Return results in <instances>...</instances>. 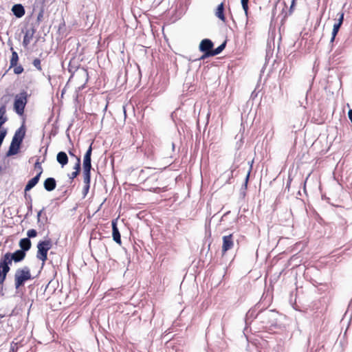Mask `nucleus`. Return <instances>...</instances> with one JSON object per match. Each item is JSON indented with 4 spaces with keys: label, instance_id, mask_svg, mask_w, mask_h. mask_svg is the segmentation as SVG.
Instances as JSON below:
<instances>
[{
    "label": "nucleus",
    "instance_id": "nucleus-17",
    "mask_svg": "<svg viewBox=\"0 0 352 352\" xmlns=\"http://www.w3.org/2000/svg\"><path fill=\"white\" fill-rule=\"evenodd\" d=\"M56 160L63 167L68 163L67 155L64 151H60L56 155Z\"/></svg>",
    "mask_w": 352,
    "mask_h": 352
},
{
    "label": "nucleus",
    "instance_id": "nucleus-35",
    "mask_svg": "<svg viewBox=\"0 0 352 352\" xmlns=\"http://www.w3.org/2000/svg\"><path fill=\"white\" fill-rule=\"evenodd\" d=\"M79 174H78L77 172H75L74 171L73 173H72L70 175H69V179H74V178H76Z\"/></svg>",
    "mask_w": 352,
    "mask_h": 352
},
{
    "label": "nucleus",
    "instance_id": "nucleus-41",
    "mask_svg": "<svg viewBox=\"0 0 352 352\" xmlns=\"http://www.w3.org/2000/svg\"><path fill=\"white\" fill-rule=\"evenodd\" d=\"M296 1V0H292V4H291V6H290V11L292 10V9H293V8H294V6L295 5Z\"/></svg>",
    "mask_w": 352,
    "mask_h": 352
},
{
    "label": "nucleus",
    "instance_id": "nucleus-15",
    "mask_svg": "<svg viewBox=\"0 0 352 352\" xmlns=\"http://www.w3.org/2000/svg\"><path fill=\"white\" fill-rule=\"evenodd\" d=\"M12 12L17 18H21L25 14V8L21 4H15L12 8Z\"/></svg>",
    "mask_w": 352,
    "mask_h": 352
},
{
    "label": "nucleus",
    "instance_id": "nucleus-40",
    "mask_svg": "<svg viewBox=\"0 0 352 352\" xmlns=\"http://www.w3.org/2000/svg\"><path fill=\"white\" fill-rule=\"evenodd\" d=\"M27 204H28V210H29V211H31V210H32V202L28 201Z\"/></svg>",
    "mask_w": 352,
    "mask_h": 352
},
{
    "label": "nucleus",
    "instance_id": "nucleus-20",
    "mask_svg": "<svg viewBox=\"0 0 352 352\" xmlns=\"http://www.w3.org/2000/svg\"><path fill=\"white\" fill-rule=\"evenodd\" d=\"M91 168H85L83 169V182L85 184H90L91 182Z\"/></svg>",
    "mask_w": 352,
    "mask_h": 352
},
{
    "label": "nucleus",
    "instance_id": "nucleus-13",
    "mask_svg": "<svg viewBox=\"0 0 352 352\" xmlns=\"http://www.w3.org/2000/svg\"><path fill=\"white\" fill-rule=\"evenodd\" d=\"M6 111V103L5 102L0 107V129L3 128L2 126L8 120Z\"/></svg>",
    "mask_w": 352,
    "mask_h": 352
},
{
    "label": "nucleus",
    "instance_id": "nucleus-16",
    "mask_svg": "<svg viewBox=\"0 0 352 352\" xmlns=\"http://www.w3.org/2000/svg\"><path fill=\"white\" fill-rule=\"evenodd\" d=\"M20 250L23 251L25 254L31 248L32 243L29 238L21 239L19 241Z\"/></svg>",
    "mask_w": 352,
    "mask_h": 352
},
{
    "label": "nucleus",
    "instance_id": "nucleus-23",
    "mask_svg": "<svg viewBox=\"0 0 352 352\" xmlns=\"http://www.w3.org/2000/svg\"><path fill=\"white\" fill-rule=\"evenodd\" d=\"M248 2L249 0H241V6L245 12L246 17H248Z\"/></svg>",
    "mask_w": 352,
    "mask_h": 352
},
{
    "label": "nucleus",
    "instance_id": "nucleus-9",
    "mask_svg": "<svg viewBox=\"0 0 352 352\" xmlns=\"http://www.w3.org/2000/svg\"><path fill=\"white\" fill-rule=\"evenodd\" d=\"M234 245L232 234H229L223 236V245L222 252L225 253L228 250H230Z\"/></svg>",
    "mask_w": 352,
    "mask_h": 352
},
{
    "label": "nucleus",
    "instance_id": "nucleus-44",
    "mask_svg": "<svg viewBox=\"0 0 352 352\" xmlns=\"http://www.w3.org/2000/svg\"><path fill=\"white\" fill-rule=\"evenodd\" d=\"M172 147H173V149L174 150V148H175V144L174 143H172Z\"/></svg>",
    "mask_w": 352,
    "mask_h": 352
},
{
    "label": "nucleus",
    "instance_id": "nucleus-4",
    "mask_svg": "<svg viewBox=\"0 0 352 352\" xmlns=\"http://www.w3.org/2000/svg\"><path fill=\"white\" fill-rule=\"evenodd\" d=\"M52 247V242L51 239L41 241L37 244L38 251L36 253V258L41 260L43 265L47 260V252Z\"/></svg>",
    "mask_w": 352,
    "mask_h": 352
},
{
    "label": "nucleus",
    "instance_id": "nucleus-34",
    "mask_svg": "<svg viewBox=\"0 0 352 352\" xmlns=\"http://www.w3.org/2000/svg\"><path fill=\"white\" fill-rule=\"evenodd\" d=\"M34 167L35 168H38L39 170V172L38 173H41V175L43 173V168H42V166L40 164V162H38V161L35 163L34 164Z\"/></svg>",
    "mask_w": 352,
    "mask_h": 352
},
{
    "label": "nucleus",
    "instance_id": "nucleus-31",
    "mask_svg": "<svg viewBox=\"0 0 352 352\" xmlns=\"http://www.w3.org/2000/svg\"><path fill=\"white\" fill-rule=\"evenodd\" d=\"M89 188H90V184H85V186L83 187V189H82L83 198H85L87 196L88 192H89Z\"/></svg>",
    "mask_w": 352,
    "mask_h": 352
},
{
    "label": "nucleus",
    "instance_id": "nucleus-5",
    "mask_svg": "<svg viewBox=\"0 0 352 352\" xmlns=\"http://www.w3.org/2000/svg\"><path fill=\"white\" fill-rule=\"evenodd\" d=\"M27 97L28 94L25 91H21L15 96L14 110L19 116L23 115L24 113V109L28 102Z\"/></svg>",
    "mask_w": 352,
    "mask_h": 352
},
{
    "label": "nucleus",
    "instance_id": "nucleus-7",
    "mask_svg": "<svg viewBox=\"0 0 352 352\" xmlns=\"http://www.w3.org/2000/svg\"><path fill=\"white\" fill-rule=\"evenodd\" d=\"M274 313L271 310H266L256 314V318L258 319L265 327L273 324Z\"/></svg>",
    "mask_w": 352,
    "mask_h": 352
},
{
    "label": "nucleus",
    "instance_id": "nucleus-11",
    "mask_svg": "<svg viewBox=\"0 0 352 352\" xmlns=\"http://www.w3.org/2000/svg\"><path fill=\"white\" fill-rule=\"evenodd\" d=\"M112 235L113 239L118 244H121V236L117 227L116 220L112 221Z\"/></svg>",
    "mask_w": 352,
    "mask_h": 352
},
{
    "label": "nucleus",
    "instance_id": "nucleus-33",
    "mask_svg": "<svg viewBox=\"0 0 352 352\" xmlns=\"http://www.w3.org/2000/svg\"><path fill=\"white\" fill-rule=\"evenodd\" d=\"M339 15H340V17L338 19V22L336 23V24H338L340 26H341L343 23V21H344V13L340 12V13H339Z\"/></svg>",
    "mask_w": 352,
    "mask_h": 352
},
{
    "label": "nucleus",
    "instance_id": "nucleus-39",
    "mask_svg": "<svg viewBox=\"0 0 352 352\" xmlns=\"http://www.w3.org/2000/svg\"><path fill=\"white\" fill-rule=\"evenodd\" d=\"M69 155L72 157H75L76 158V156L74 154V149H69L68 151Z\"/></svg>",
    "mask_w": 352,
    "mask_h": 352
},
{
    "label": "nucleus",
    "instance_id": "nucleus-22",
    "mask_svg": "<svg viewBox=\"0 0 352 352\" xmlns=\"http://www.w3.org/2000/svg\"><path fill=\"white\" fill-rule=\"evenodd\" d=\"M226 45V42H223L221 43L219 46H218L217 48L213 49L212 48V56H216L221 53V52L225 49Z\"/></svg>",
    "mask_w": 352,
    "mask_h": 352
},
{
    "label": "nucleus",
    "instance_id": "nucleus-24",
    "mask_svg": "<svg viewBox=\"0 0 352 352\" xmlns=\"http://www.w3.org/2000/svg\"><path fill=\"white\" fill-rule=\"evenodd\" d=\"M256 314H255L254 310H249L248 312L246 314V320H245L246 323H248L250 319H252L254 318H256Z\"/></svg>",
    "mask_w": 352,
    "mask_h": 352
},
{
    "label": "nucleus",
    "instance_id": "nucleus-3",
    "mask_svg": "<svg viewBox=\"0 0 352 352\" xmlns=\"http://www.w3.org/2000/svg\"><path fill=\"white\" fill-rule=\"evenodd\" d=\"M30 269L28 266H24L21 268H18L14 274V287L16 290L24 287L26 281L32 280Z\"/></svg>",
    "mask_w": 352,
    "mask_h": 352
},
{
    "label": "nucleus",
    "instance_id": "nucleus-6",
    "mask_svg": "<svg viewBox=\"0 0 352 352\" xmlns=\"http://www.w3.org/2000/svg\"><path fill=\"white\" fill-rule=\"evenodd\" d=\"M214 44L212 41L209 38L203 39L199 46V50L204 53V54L199 58V60H204L206 58L212 56V48Z\"/></svg>",
    "mask_w": 352,
    "mask_h": 352
},
{
    "label": "nucleus",
    "instance_id": "nucleus-43",
    "mask_svg": "<svg viewBox=\"0 0 352 352\" xmlns=\"http://www.w3.org/2000/svg\"><path fill=\"white\" fill-rule=\"evenodd\" d=\"M290 182H291V180H289V181L287 182V187L289 186Z\"/></svg>",
    "mask_w": 352,
    "mask_h": 352
},
{
    "label": "nucleus",
    "instance_id": "nucleus-25",
    "mask_svg": "<svg viewBox=\"0 0 352 352\" xmlns=\"http://www.w3.org/2000/svg\"><path fill=\"white\" fill-rule=\"evenodd\" d=\"M32 65L34 67H36L38 71L42 70L41 65V60L39 58H35L33 62Z\"/></svg>",
    "mask_w": 352,
    "mask_h": 352
},
{
    "label": "nucleus",
    "instance_id": "nucleus-29",
    "mask_svg": "<svg viewBox=\"0 0 352 352\" xmlns=\"http://www.w3.org/2000/svg\"><path fill=\"white\" fill-rule=\"evenodd\" d=\"M43 15H44V10L43 8H41L38 14L37 19H36L38 23H41L43 21Z\"/></svg>",
    "mask_w": 352,
    "mask_h": 352
},
{
    "label": "nucleus",
    "instance_id": "nucleus-1",
    "mask_svg": "<svg viewBox=\"0 0 352 352\" xmlns=\"http://www.w3.org/2000/svg\"><path fill=\"white\" fill-rule=\"evenodd\" d=\"M26 254L21 250H17L13 253H6L0 260V285H3L8 273L10 270V265L12 261L19 263L22 261Z\"/></svg>",
    "mask_w": 352,
    "mask_h": 352
},
{
    "label": "nucleus",
    "instance_id": "nucleus-26",
    "mask_svg": "<svg viewBox=\"0 0 352 352\" xmlns=\"http://www.w3.org/2000/svg\"><path fill=\"white\" fill-rule=\"evenodd\" d=\"M75 172H77L79 174L80 170V157H76V163L74 166Z\"/></svg>",
    "mask_w": 352,
    "mask_h": 352
},
{
    "label": "nucleus",
    "instance_id": "nucleus-12",
    "mask_svg": "<svg viewBox=\"0 0 352 352\" xmlns=\"http://www.w3.org/2000/svg\"><path fill=\"white\" fill-rule=\"evenodd\" d=\"M41 177V173H38L36 176L28 181L26 186H25L24 191L27 192L33 188L39 182Z\"/></svg>",
    "mask_w": 352,
    "mask_h": 352
},
{
    "label": "nucleus",
    "instance_id": "nucleus-14",
    "mask_svg": "<svg viewBox=\"0 0 352 352\" xmlns=\"http://www.w3.org/2000/svg\"><path fill=\"white\" fill-rule=\"evenodd\" d=\"M44 188L47 191H52L56 188V182L54 177H48L47 178L43 183Z\"/></svg>",
    "mask_w": 352,
    "mask_h": 352
},
{
    "label": "nucleus",
    "instance_id": "nucleus-45",
    "mask_svg": "<svg viewBox=\"0 0 352 352\" xmlns=\"http://www.w3.org/2000/svg\"><path fill=\"white\" fill-rule=\"evenodd\" d=\"M124 115H126V111H125L124 108Z\"/></svg>",
    "mask_w": 352,
    "mask_h": 352
},
{
    "label": "nucleus",
    "instance_id": "nucleus-30",
    "mask_svg": "<svg viewBox=\"0 0 352 352\" xmlns=\"http://www.w3.org/2000/svg\"><path fill=\"white\" fill-rule=\"evenodd\" d=\"M14 67V72L15 74H20L23 72V68L21 65H17L13 67Z\"/></svg>",
    "mask_w": 352,
    "mask_h": 352
},
{
    "label": "nucleus",
    "instance_id": "nucleus-19",
    "mask_svg": "<svg viewBox=\"0 0 352 352\" xmlns=\"http://www.w3.org/2000/svg\"><path fill=\"white\" fill-rule=\"evenodd\" d=\"M12 51V56L10 62V67H13L14 66H16L18 60H19V56L16 52L14 51L13 48L11 47Z\"/></svg>",
    "mask_w": 352,
    "mask_h": 352
},
{
    "label": "nucleus",
    "instance_id": "nucleus-42",
    "mask_svg": "<svg viewBox=\"0 0 352 352\" xmlns=\"http://www.w3.org/2000/svg\"><path fill=\"white\" fill-rule=\"evenodd\" d=\"M336 36H333V34H331V38L330 40V43H332L335 41Z\"/></svg>",
    "mask_w": 352,
    "mask_h": 352
},
{
    "label": "nucleus",
    "instance_id": "nucleus-36",
    "mask_svg": "<svg viewBox=\"0 0 352 352\" xmlns=\"http://www.w3.org/2000/svg\"><path fill=\"white\" fill-rule=\"evenodd\" d=\"M251 167L245 177V186H247V184H248V179H249V177H250V171H251Z\"/></svg>",
    "mask_w": 352,
    "mask_h": 352
},
{
    "label": "nucleus",
    "instance_id": "nucleus-37",
    "mask_svg": "<svg viewBox=\"0 0 352 352\" xmlns=\"http://www.w3.org/2000/svg\"><path fill=\"white\" fill-rule=\"evenodd\" d=\"M25 198L28 201H28L32 202V201L31 195L27 194V192H25Z\"/></svg>",
    "mask_w": 352,
    "mask_h": 352
},
{
    "label": "nucleus",
    "instance_id": "nucleus-27",
    "mask_svg": "<svg viewBox=\"0 0 352 352\" xmlns=\"http://www.w3.org/2000/svg\"><path fill=\"white\" fill-rule=\"evenodd\" d=\"M36 235H37V232L34 229H30L27 232V236H28L27 238H29V239H30V238H34V237L36 236Z\"/></svg>",
    "mask_w": 352,
    "mask_h": 352
},
{
    "label": "nucleus",
    "instance_id": "nucleus-32",
    "mask_svg": "<svg viewBox=\"0 0 352 352\" xmlns=\"http://www.w3.org/2000/svg\"><path fill=\"white\" fill-rule=\"evenodd\" d=\"M341 26H340L338 24H334L332 31V34H333L334 36H336Z\"/></svg>",
    "mask_w": 352,
    "mask_h": 352
},
{
    "label": "nucleus",
    "instance_id": "nucleus-46",
    "mask_svg": "<svg viewBox=\"0 0 352 352\" xmlns=\"http://www.w3.org/2000/svg\"><path fill=\"white\" fill-rule=\"evenodd\" d=\"M1 169H2V168H1V167L0 166V172L1 171Z\"/></svg>",
    "mask_w": 352,
    "mask_h": 352
},
{
    "label": "nucleus",
    "instance_id": "nucleus-8",
    "mask_svg": "<svg viewBox=\"0 0 352 352\" xmlns=\"http://www.w3.org/2000/svg\"><path fill=\"white\" fill-rule=\"evenodd\" d=\"M35 32L36 29L32 25L26 29L23 40V45L24 47H27L30 43Z\"/></svg>",
    "mask_w": 352,
    "mask_h": 352
},
{
    "label": "nucleus",
    "instance_id": "nucleus-38",
    "mask_svg": "<svg viewBox=\"0 0 352 352\" xmlns=\"http://www.w3.org/2000/svg\"><path fill=\"white\" fill-rule=\"evenodd\" d=\"M348 117H349V119L350 120V121L352 123V109H349V111H348Z\"/></svg>",
    "mask_w": 352,
    "mask_h": 352
},
{
    "label": "nucleus",
    "instance_id": "nucleus-2",
    "mask_svg": "<svg viewBox=\"0 0 352 352\" xmlns=\"http://www.w3.org/2000/svg\"><path fill=\"white\" fill-rule=\"evenodd\" d=\"M25 135V126L22 124L14 133L9 149L6 153L7 156H12L18 153Z\"/></svg>",
    "mask_w": 352,
    "mask_h": 352
},
{
    "label": "nucleus",
    "instance_id": "nucleus-21",
    "mask_svg": "<svg viewBox=\"0 0 352 352\" xmlns=\"http://www.w3.org/2000/svg\"><path fill=\"white\" fill-rule=\"evenodd\" d=\"M44 210H45V208H43L37 213V222L40 226L44 225V223H46L47 220V218L45 215V217H43V219H41V215H42V213L43 212Z\"/></svg>",
    "mask_w": 352,
    "mask_h": 352
},
{
    "label": "nucleus",
    "instance_id": "nucleus-28",
    "mask_svg": "<svg viewBox=\"0 0 352 352\" xmlns=\"http://www.w3.org/2000/svg\"><path fill=\"white\" fill-rule=\"evenodd\" d=\"M7 134V130L5 128L0 129V144H2L4 138H6Z\"/></svg>",
    "mask_w": 352,
    "mask_h": 352
},
{
    "label": "nucleus",
    "instance_id": "nucleus-10",
    "mask_svg": "<svg viewBox=\"0 0 352 352\" xmlns=\"http://www.w3.org/2000/svg\"><path fill=\"white\" fill-rule=\"evenodd\" d=\"M91 153H92V144L89 146V148L86 151L84 159H83V169L91 168Z\"/></svg>",
    "mask_w": 352,
    "mask_h": 352
},
{
    "label": "nucleus",
    "instance_id": "nucleus-18",
    "mask_svg": "<svg viewBox=\"0 0 352 352\" xmlns=\"http://www.w3.org/2000/svg\"><path fill=\"white\" fill-rule=\"evenodd\" d=\"M215 16L223 22H226V16L224 14V3H221L217 8Z\"/></svg>",
    "mask_w": 352,
    "mask_h": 352
}]
</instances>
